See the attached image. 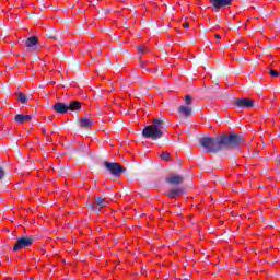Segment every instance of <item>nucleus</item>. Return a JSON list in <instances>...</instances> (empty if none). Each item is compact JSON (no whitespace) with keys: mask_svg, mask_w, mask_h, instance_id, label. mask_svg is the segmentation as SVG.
Returning a JSON list of instances; mask_svg holds the SVG:
<instances>
[{"mask_svg":"<svg viewBox=\"0 0 280 280\" xmlns=\"http://www.w3.org/2000/svg\"><path fill=\"white\" fill-rule=\"evenodd\" d=\"M142 137L144 139H152V141H159V139H163V129L155 122H152V125L143 128Z\"/></svg>","mask_w":280,"mask_h":280,"instance_id":"obj_2","label":"nucleus"},{"mask_svg":"<svg viewBox=\"0 0 280 280\" xmlns=\"http://www.w3.org/2000/svg\"><path fill=\"white\" fill-rule=\"evenodd\" d=\"M15 95L21 104H27V96L23 92H16Z\"/></svg>","mask_w":280,"mask_h":280,"instance_id":"obj_21","label":"nucleus"},{"mask_svg":"<svg viewBox=\"0 0 280 280\" xmlns=\"http://www.w3.org/2000/svg\"><path fill=\"white\" fill-rule=\"evenodd\" d=\"M233 108H236V110H250V108H255V101L248 97L234 98Z\"/></svg>","mask_w":280,"mask_h":280,"instance_id":"obj_5","label":"nucleus"},{"mask_svg":"<svg viewBox=\"0 0 280 280\" xmlns=\"http://www.w3.org/2000/svg\"><path fill=\"white\" fill-rule=\"evenodd\" d=\"M214 37L220 40L222 38V36H220V34H215Z\"/></svg>","mask_w":280,"mask_h":280,"instance_id":"obj_32","label":"nucleus"},{"mask_svg":"<svg viewBox=\"0 0 280 280\" xmlns=\"http://www.w3.org/2000/svg\"><path fill=\"white\" fill-rule=\"evenodd\" d=\"M269 74H270L272 78H279V73H278L275 69H270V70H269Z\"/></svg>","mask_w":280,"mask_h":280,"instance_id":"obj_26","label":"nucleus"},{"mask_svg":"<svg viewBox=\"0 0 280 280\" xmlns=\"http://www.w3.org/2000/svg\"><path fill=\"white\" fill-rule=\"evenodd\" d=\"M52 110L57 113V115H67V113H69V107L67 104L58 102L52 106Z\"/></svg>","mask_w":280,"mask_h":280,"instance_id":"obj_9","label":"nucleus"},{"mask_svg":"<svg viewBox=\"0 0 280 280\" xmlns=\"http://www.w3.org/2000/svg\"><path fill=\"white\" fill-rule=\"evenodd\" d=\"M177 113L182 119H187V117H191L194 109L189 106L180 105L177 109Z\"/></svg>","mask_w":280,"mask_h":280,"instance_id":"obj_10","label":"nucleus"},{"mask_svg":"<svg viewBox=\"0 0 280 280\" xmlns=\"http://www.w3.org/2000/svg\"><path fill=\"white\" fill-rule=\"evenodd\" d=\"M38 46V37L36 36H31L26 39L24 47L28 49H36Z\"/></svg>","mask_w":280,"mask_h":280,"instance_id":"obj_13","label":"nucleus"},{"mask_svg":"<svg viewBox=\"0 0 280 280\" xmlns=\"http://www.w3.org/2000/svg\"><path fill=\"white\" fill-rule=\"evenodd\" d=\"M184 100H185V104L187 106H191V104H194V100L191 98V95H189V94H186Z\"/></svg>","mask_w":280,"mask_h":280,"instance_id":"obj_23","label":"nucleus"},{"mask_svg":"<svg viewBox=\"0 0 280 280\" xmlns=\"http://www.w3.org/2000/svg\"><path fill=\"white\" fill-rule=\"evenodd\" d=\"M94 124L93 118L89 116H85L77 121V126H79L81 130H91Z\"/></svg>","mask_w":280,"mask_h":280,"instance_id":"obj_6","label":"nucleus"},{"mask_svg":"<svg viewBox=\"0 0 280 280\" xmlns=\"http://www.w3.org/2000/svg\"><path fill=\"white\" fill-rule=\"evenodd\" d=\"M58 174L59 176H62L63 178H66V176H69V174H71V168L69 166H61L58 170Z\"/></svg>","mask_w":280,"mask_h":280,"instance_id":"obj_17","label":"nucleus"},{"mask_svg":"<svg viewBox=\"0 0 280 280\" xmlns=\"http://www.w3.org/2000/svg\"><path fill=\"white\" fill-rule=\"evenodd\" d=\"M95 203H96V209H104V207H106L108 205L106 199H104L102 197H96Z\"/></svg>","mask_w":280,"mask_h":280,"instance_id":"obj_18","label":"nucleus"},{"mask_svg":"<svg viewBox=\"0 0 280 280\" xmlns=\"http://www.w3.org/2000/svg\"><path fill=\"white\" fill-rule=\"evenodd\" d=\"M167 185H171L172 187H178V185H183L185 183V176L183 175H171L166 177Z\"/></svg>","mask_w":280,"mask_h":280,"instance_id":"obj_8","label":"nucleus"},{"mask_svg":"<svg viewBox=\"0 0 280 280\" xmlns=\"http://www.w3.org/2000/svg\"><path fill=\"white\" fill-rule=\"evenodd\" d=\"M207 45H212V44H211V40H207Z\"/></svg>","mask_w":280,"mask_h":280,"instance_id":"obj_36","label":"nucleus"},{"mask_svg":"<svg viewBox=\"0 0 280 280\" xmlns=\"http://www.w3.org/2000/svg\"><path fill=\"white\" fill-rule=\"evenodd\" d=\"M77 156L79 159H85V156H89V149H86V147L79 149Z\"/></svg>","mask_w":280,"mask_h":280,"instance_id":"obj_19","label":"nucleus"},{"mask_svg":"<svg viewBox=\"0 0 280 280\" xmlns=\"http://www.w3.org/2000/svg\"><path fill=\"white\" fill-rule=\"evenodd\" d=\"M183 27L188 28V27H189V22H185V23L183 24Z\"/></svg>","mask_w":280,"mask_h":280,"instance_id":"obj_31","label":"nucleus"},{"mask_svg":"<svg viewBox=\"0 0 280 280\" xmlns=\"http://www.w3.org/2000/svg\"><path fill=\"white\" fill-rule=\"evenodd\" d=\"M47 37L50 38V40H62V35H60L56 30H50Z\"/></svg>","mask_w":280,"mask_h":280,"instance_id":"obj_16","label":"nucleus"},{"mask_svg":"<svg viewBox=\"0 0 280 280\" xmlns=\"http://www.w3.org/2000/svg\"><path fill=\"white\" fill-rule=\"evenodd\" d=\"M89 209H91V211H96L95 208H97L96 203H86Z\"/></svg>","mask_w":280,"mask_h":280,"instance_id":"obj_29","label":"nucleus"},{"mask_svg":"<svg viewBox=\"0 0 280 280\" xmlns=\"http://www.w3.org/2000/svg\"><path fill=\"white\" fill-rule=\"evenodd\" d=\"M220 23H222V19L219 18V19L215 21L214 25L218 26V25H220Z\"/></svg>","mask_w":280,"mask_h":280,"instance_id":"obj_30","label":"nucleus"},{"mask_svg":"<svg viewBox=\"0 0 280 280\" xmlns=\"http://www.w3.org/2000/svg\"><path fill=\"white\" fill-rule=\"evenodd\" d=\"M180 194H185L183 187L172 188L166 192L167 198H177Z\"/></svg>","mask_w":280,"mask_h":280,"instance_id":"obj_14","label":"nucleus"},{"mask_svg":"<svg viewBox=\"0 0 280 280\" xmlns=\"http://www.w3.org/2000/svg\"><path fill=\"white\" fill-rule=\"evenodd\" d=\"M42 132H43L44 135H47V130H45V128L42 129Z\"/></svg>","mask_w":280,"mask_h":280,"instance_id":"obj_34","label":"nucleus"},{"mask_svg":"<svg viewBox=\"0 0 280 280\" xmlns=\"http://www.w3.org/2000/svg\"><path fill=\"white\" fill-rule=\"evenodd\" d=\"M33 118H34V114H30V115L18 114L14 116V121H16V124H25V121H31Z\"/></svg>","mask_w":280,"mask_h":280,"instance_id":"obj_12","label":"nucleus"},{"mask_svg":"<svg viewBox=\"0 0 280 280\" xmlns=\"http://www.w3.org/2000/svg\"><path fill=\"white\" fill-rule=\"evenodd\" d=\"M107 65H109V66H110V65H113V62H110V61H107Z\"/></svg>","mask_w":280,"mask_h":280,"instance_id":"obj_37","label":"nucleus"},{"mask_svg":"<svg viewBox=\"0 0 280 280\" xmlns=\"http://www.w3.org/2000/svg\"><path fill=\"white\" fill-rule=\"evenodd\" d=\"M160 159L162 161H172V154H170V152L164 151L161 155Z\"/></svg>","mask_w":280,"mask_h":280,"instance_id":"obj_22","label":"nucleus"},{"mask_svg":"<svg viewBox=\"0 0 280 280\" xmlns=\"http://www.w3.org/2000/svg\"><path fill=\"white\" fill-rule=\"evenodd\" d=\"M232 163H236V161L234 160V161H232Z\"/></svg>","mask_w":280,"mask_h":280,"instance_id":"obj_41","label":"nucleus"},{"mask_svg":"<svg viewBox=\"0 0 280 280\" xmlns=\"http://www.w3.org/2000/svg\"><path fill=\"white\" fill-rule=\"evenodd\" d=\"M35 242L36 237L34 236H20L16 238L15 245L13 246V253L31 248Z\"/></svg>","mask_w":280,"mask_h":280,"instance_id":"obj_4","label":"nucleus"},{"mask_svg":"<svg viewBox=\"0 0 280 280\" xmlns=\"http://www.w3.org/2000/svg\"><path fill=\"white\" fill-rule=\"evenodd\" d=\"M212 10H222V8H229L233 5V0H209Z\"/></svg>","mask_w":280,"mask_h":280,"instance_id":"obj_7","label":"nucleus"},{"mask_svg":"<svg viewBox=\"0 0 280 280\" xmlns=\"http://www.w3.org/2000/svg\"><path fill=\"white\" fill-rule=\"evenodd\" d=\"M3 178H5V170H3V166L0 165V183Z\"/></svg>","mask_w":280,"mask_h":280,"instance_id":"obj_25","label":"nucleus"},{"mask_svg":"<svg viewBox=\"0 0 280 280\" xmlns=\"http://www.w3.org/2000/svg\"><path fill=\"white\" fill-rule=\"evenodd\" d=\"M141 58H142V57H141V56H139V60H141Z\"/></svg>","mask_w":280,"mask_h":280,"instance_id":"obj_40","label":"nucleus"},{"mask_svg":"<svg viewBox=\"0 0 280 280\" xmlns=\"http://www.w3.org/2000/svg\"><path fill=\"white\" fill-rule=\"evenodd\" d=\"M46 141H47L48 143H51V138H49V136H47V137H46Z\"/></svg>","mask_w":280,"mask_h":280,"instance_id":"obj_33","label":"nucleus"},{"mask_svg":"<svg viewBox=\"0 0 280 280\" xmlns=\"http://www.w3.org/2000/svg\"><path fill=\"white\" fill-rule=\"evenodd\" d=\"M1 137H12V135L10 133V129L8 127L2 129V136Z\"/></svg>","mask_w":280,"mask_h":280,"instance_id":"obj_24","label":"nucleus"},{"mask_svg":"<svg viewBox=\"0 0 280 280\" xmlns=\"http://www.w3.org/2000/svg\"><path fill=\"white\" fill-rule=\"evenodd\" d=\"M68 110H70L71 113H73L75 110H82V102L70 101V103L68 104Z\"/></svg>","mask_w":280,"mask_h":280,"instance_id":"obj_15","label":"nucleus"},{"mask_svg":"<svg viewBox=\"0 0 280 280\" xmlns=\"http://www.w3.org/2000/svg\"><path fill=\"white\" fill-rule=\"evenodd\" d=\"M103 167L104 170H106L108 174H110L112 176H115L116 178H120L121 174L128 172L126 167H122L121 164L117 162L104 161Z\"/></svg>","mask_w":280,"mask_h":280,"instance_id":"obj_3","label":"nucleus"},{"mask_svg":"<svg viewBox=\"0 0 280 280\" xmlns=\"http://www.w3.org/2000/svg\"><path fill=\"white\" fill-rule=\"evenodd\" d=\"M68 67L71 69V71H78V69H80V61L71 60L69 61Z\"/></svg>","mask_w":280,"mask_h":280,"instance_id":"obj_20","label":"nucleus"},{"mask_svg":"<svg viewBox=\"0 0 280 280\" xmlns=\"http://www.w3.org/2000/svg\"><path fill=\"white\" fill-rule=\"evenodd\" d=\"M209 89H213V86H209L208 90H209Z\"/></svg>","mask_w":280,"mask_h":280,"instance_id":"obj_39","label":"nucleus"},{"mask_svg":"<svg viewBox=\"0 0 280 280\" xmlns=\"http://www.w3.org/2000/svg\"><path fill=\"white\" fill-rule=\"evenodd\" d=\"M153 124H155L162 130H167L170 126V120L165 116H161L160 118H153Z\"/></svg>","mask_w":280,"mask_h":280,"instance_id":"obj_11","label":"nucleus"},{"mask_svg":"<svg viewBox=\"0 0 280 280\" xmlns=\"http://www.w3.org/2000/svg\"><path fill=\"white\" fill-rule=\"evenodd\" d=\"M244 143V137L242 133L234 132L231 135H223L219 137H202L199 140V144L206 152L210 154H218L222 150H231V148H238Z\"/></svg>","mask_w":280,"mask_h":280,"instance_id":"obj_1","label":"nucleus"},{"mask_svg":"<svg viewBox=\"0 0 280 280\" xmlns=\"http://www.w3.org/2000/svg\"><path fill=\"white\" fill-rule=\"evenodd\" d=\"M139 54H145V46H137Z\"/></svg>","mask_w":280,"mask_h":280,"instance_id":"obj_27","label":"nucleus"},{"mask_svg":"<svg viewBox=\"0 0 280 280\" xmlns=\"http://www.w3.org/2000/svg\"><path fill=\"white\" fill-rule=\"evenodd\" d=\"M221 183H223V184H224V183H226V180H225L224 178H221Z\"/></svg>","mask_w":280,"mask_h":280,"instance_id":"obj_35","label":"nucleus"},{"mask_svg":"<svg viewBox=\"0 0 280 280\" xmlns=\"http://www.w3.org/2000/svg\"><path fill=\"white\" fill-rule=\"evenodd\" d=\"M278 163H279V165H280V158L278 159Z\"/></svg>","mask_w":280,"mask_h":280,"instance_id":"obj_38","label":"nucleus"},{"mask_svg":"<svg viewBox=\"0 0 280 280\" xmlns=\"http://www.w3.org/2000/svg\"><path fill=\"white\" fill-rule=\"evenodd\" d=\"M140 68L143 69V71H150V69L145 67V61H140Z\"/></svg>","mask_w":280,"mask_h":280,"instance_id":"obj_28","label":"nucleus"}]
</instances>
